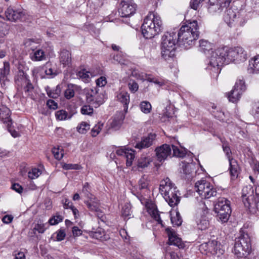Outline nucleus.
I'll list each match as a JSON object with an SVG mask.
<instances>
[{"label":"nucleus","instance_id":"obj_1","mask_svg":"<svg viewBox=\"0 0 259 259\" xmlns=\"http://www.w3.org/2000/svg\"><path fill=\"white\" fill-rule=\"evenodd\" d=\"M246 59V52L241 47L218 48L212 51L206 69L210 74L217 76L221 72V66L225 62L227 64L233 61L239 63Z\"/></svg>","mask_w":259,"mask_h":259},{"label":"nucleus","instance_id":"obj_2","mask_svg":"<svg viewBox=\"0 0 259 259\" xmlns=\"http://www.w3.org/2000/svg\"><path fill=\"white\" fill-rule=\"evenodd\" d=\"M199 26L196 20L190 21L183 25L177 35L180 45L187 49L194 45L198 38Z\"/></svg>","mask_w":259,"mask_h":259},{"label":"nucleus","instance_id":"obj_3","mask_svg":"<svg viewBox=\"0 0 259 259\" xmlns=\"http://www.w3.org/2000/svg\"><path fill=\"white\" fill-rule=\"evenodd\" d=\"M141 29L145 38L150 39L154 37L163 29L160 17L156 13L150 12L144 19Z\"/></svg>","mask_w":259,"mask_h":259},{"label":"nucleus","instance_id":"obj_4","mask_svg":"<svg viewBox=\"0 0 259 259\" xmlns=\"http://www.w3.org/2000/svg\"><path fill=\"white\" fill-rule=\"evenodd\" d=\"M177 36V32L168 31L161 37V56L165 61H169L175 56L176 45L179 42Z\"/></svg>","mask_w":259,"mask_h":259},{"label":"nucleus","instance_id":"obj_5","mask_svg":"<svg viewBox=\"0 0 259 259\" xmlns=\"http://www.w3.org/2000/svg\"><path fill=\"white\" fill-rule=\"evenodd\" d=\"M159 191L170 206L174 207L179 203L180 199L178 196V191L168 178L161 181Z\"/></svg>","mask_w":259,"mask_h":259},{"label":"nucleus","instance_id":"obj_6","mask_svg":"<svg viewBox=\"0 0 259 259\" xmlns=\"http://www.w3.org/2000/svg\"><path fill=\"white\" fill-rule=\"evenodd\" d=\"M250 238L247 234H243L235 240L233 252L238 259H250L252 252Z\"/></svg>","mask_w":259,"mask_h":259},{"label":"nucleus","instance_id":"obj_7","mask_svg":"<svg viewBox=\"0 0 259 259\" xmlns=\"http://www.w3.org/2000/svg\"><path fill=\"white\" fill-rule=\"evenodd\" d=\"M195 190L202 198L208 199L217 195L216 189L210 182L202 179L196 182Z\"/></svg>","mask_w":259,"mask_h":259},{"label":"nucleus","instance_id":"obj_8","mask_svg":"<svg viewBox=\"0 0 259 259\" xmlns=\"http://www.w3.org/2000/svg\"><path fill=\"white\" fill-rule=\"evenodd\" d=\"M214 210L222 223L227 222L231 213L230 201L225 198H219L214 205Z\"/></svg>","mask_w":259,"mask_h":259},{"label":"nucleus","instance_id":"obj_9","mask_svg":"<svg viewBox=\"0 0 259 259\" xmlns=\"http://www.w3.org/2000/svg\"><path fill=\"white\" fill-rule=\"evenodd\" d=\"M200 207L196 214L195 222L198 229L205 230L209 226V222L207 216L209 211L204 203H200Z\"/></svg>","mask_w":259,"mask_h":259},{"label":"nucleus","instance_id":"obj_10","mask_svg":"<svg viewBox=\"0 0 259 259\" xmlns=\"http://www.w3.org/2000/svg\"><path fill=\"white\" fill-rule=\"evenodd\" d=\"M200 250L204 254L220 256L224 252L220 243L215 240L209 241L200 245Z\"/></svg>","mask_w":259,"mask_h":259},{"label":"nucleus","instance_id":"obj_11","mask_svg":"<svg viewBox=\"0 0 259 259\" xmlns=\"http://www.w3.org/2000/svg\"><path fill=\"white\" fill-rule=\"evenodd\" d=\"M85 96L87 102L95 108H98L104 102L103 95L98 93L96 88L86 90Z\"/></svg>","mask_w":259,"mask_h":259},{"label":"nucleus","instance_id":"obj_12","mask_svg":"<svg viewBox=\"0 0 259 259\" xmlns=\"http://www.w3.org/2000/svg\"><path fill=\"white\" fill-rule=\"evenodd\" d=\"M138 198L139 199L141 203L144 205L149 214L159 224H161L162 221L161 220L159 211L157 210L156 206L152 201L147 200L143 195L138 194Z\"/></svg>","mask_w":259,"mask_h":259},{"label":"nucleus","instance_id":"obj_13","mask_svg":"<svg viewBox=\"0 0 259 259\" xmlns=\"http://www.w3.org/2000/svg\"><path fill=\"white\" fill-rule=\"evenodd\" d=\"M137 5L133 0H122L118 12L122 17H128L135 14Z\"/></svg>","mask_w":259,"mask_h":259},{"label":"nucleus","instance_id":"obj_14","mask_svg":"<svg viewBox=\"0 0 259 259\" xmlns=\"http://www.w3.org/2000/svg\"><path fill=\"white\" fill-rule=\"evenodd\" d=\"M155 151L157 160L161 162L166 159L168 156H170L171 148L169 145L165 144L157 147Z\"/></svg>","mask_w":259,"mask_h":259},{"label":"nucleus","instance_id":"obj_15","mask_svg":"<svg viewBox=\"0 0 259 259\" xmlns=\"http://www.w3.org/2000/svg\"><path fill=\"white\" fill-rule=\"evenodd\" d=\"M131 76L137 79L143 81L147 80L149 82H153L159 86H162L164 84V82L162 81H159L157 78L153 77L151 75L144 72H140L137 70H133Z\"/></svg>","mask_w":259,"mask_h":259},{"label":"nucleus","instance_id":"obj_16","mask_svg":"<svg viewBox=\"0 0 259 259\" xmlns=\"http://www.w3.org/2000/svg\"><path fill=\"white\" fill-rule=\"evenodd\" d=\"M7 19L12 22L21 20L25 16V12L21 9H14L9 7L5 12Z\"/></svg>","mask_w":259,"mask_h":259},{"label":"nucleus","instance_id":"obj_17","mask_svg":"<svg viewBox=\"0 0 259 259\" xmlns=\"http://www.w3.org/2000/svg\"><path fill=\"white\" fill-rule=\"evenodd\" d=\"M135 151L131 149H127L125 147H120L116 150L118 155L124 156L126 158V164L127 166L132 165L133 161L135 157Z\"/></svg>","mask_w":259,"mask_h":259},{"label":"nucleus","instance_id":"obj_18","mask_svg":"<svg viewBox=\"0 0 259 259\" xmlns=\"http://www.w3.org/2000/svg\"><path fill=\"white\" fill-rule=\"evenodd\" d=\"M165 231L168 237L169 244L175 245L179 248L184 247V244L181 238L178 237L176 232L172 229L167 228L165 229Z\"/></svg>","mask_w":259,"mask_h":259},{"label":"nucleus","instance_id":"obj_19","mask_svg":"<svg viewBox=\"0 0 259 259\" xmlns=\"http://www.w3.org/2000/svg\"><path fill=\"white\" fill-rule=\"evenodd\" d=\"M165 231L168 237L169 244L175 245L179 248L184 247V244L181 238L178 237L176 232L172 229L167 228L165 229Z\"/></svg>","mask_w":259,"mask_h":259},{"label":"nucleus","instance_id":"obj_20","mask_svg":"<svg viewBox=\"0 0 259 259\" xmlns=\"http://www.w3.org/2000/svg\"><path fill=\"white\" fill-rule=\"evenodd\" d=\"M84 202L90 211L94 212L96 215L101 221H104L105 216L103 212L99 207L100 204L98 200L97 201H94V202L92 203L89 201H84Z\"/></svg>","mask_w":259,"mask_h":259},{"label":"nucleus","instance_id":"obj_21","mask_svg":"<svg viewBox=\"0 0 259 259\" xmlns=\"http://www.w3.org/2000/svg\"><path fill=\"white\" fill-rule=\"evenodd\" d=\"M0 120L7 124L8 127H10L12 123L10 109L3 104L0 105Z\"/></svg>","mask_w":259,"mask_h":259},{"label":"nucleus","instance_id":"obj_22","mask_svg":"<svg viewBox=\"0 0 259 259\" xmlns=\"http://www.w3.org/2000/svg\"><path fill=\"white\" fill-rule=\"evenodd\" d=\"M155 138V135L150 134L147 137L143 138L140 142H138L135 147L140 150L147 148L152 145Z\"/></svg>","mask_w":259,"mask_h":259},{"label":"nucleus","instance_id":"obj_23","mask_svg":"<svg viewBox=\"0 0 259 259\" xmlns=\"http://www.w3.org/2000/svg\"><path fill=\"white\" fill-rule=\"evenodd\" d=\"M89 235L93 238L101 241H106L110 238L109 235L106 233L105 230L100 227L96 229H93L89 232Z\"/></svg>","mask_w":259,"mask_h":259},{"label":"nucleus","instance_id":"obj_24","mask_svg":"<svg viewBox=\"0 0 259 259\" xmlns=\"http://www.w3.org/2000/svg\"><path fill=\"white\" fill-rule=\"evenodd\" d=\"M124 117L121 114L116 115L109 121V128L113 131L118 130L123 122Z\"/></svg>","mask_w":259,"mask_h":259},{"label":"nucleus","instance_id":"obj_25","mask_svg":"<svg viewBox=\"0 0 259 259\" xmlns=\"http://www.w3.org/2000/svg\"><path fill=\"white\" fill-rule=\"evenodd\" d=\"M247 71L249 73H259V55L249 60Z\"/></svg>","mask_w":259,"mask_h":259},{"label":"nucleus","instance_id":"obj_26","mask_svg":"<svg viewBox=\"0 0 259 259\" xmlns=\"http://www.w3.org/2000/svg\"><path fill=\"white\" fill-rule=\"evenodd\" d=\"M226 9L224 15V19L229 26H232V24L236 19V13L231 8Z\"/></svg>","mask_w":259,"mask_h":259},{"label":"nucleus","instance_id":"obj_27","mask_svg":"<svg viewBox=\"0 0 259 259\" xmlns=\"http://www.w3.org/2000/svg\"><path fill=\"white\" fill-rule=\"evenodd\" d=\"M226 8L223 6L221 4L217 2L212 3L211 0H209L208 10L211 14H214L216 13H220Z\"/></svg>","mask_w":259,"mask_h":259},{"label":"nucleus","instance_id":"obj_28","mask_svg":"<svg viewBox=\"0 0 259 259\" xmlns=\"http://www.w3.org/2000/svg\"><path fill=\"white\" fill-rule=\"evenodd\" d=\"M117 98L119 102L123 104L124 110L127 111L130 101V95L127 92H122L117 95Z\"/></svg>","mask_w":259,"mask_h":259},{"label":"nucleus","instance_id":"obj_29","mask_svg":"<svg viewBox=\"0 0 259 259\" xmlns=\"http://www.w3.org/2000/svg\"><path fill=\"white\" fill-rule=\"evenodd\" d=\"M152 159L149 156L142 155L137 161V167L139 170L148 167Z\"/></svg>","mask_w":259,"mask_h":259},{"label":"nucleus","instance_id":"obj_30","mask_svg":"<svg viewBox=\"0 0 259 259\" xmlns=\"http://www.w3.org/2000/svg\"><path fill=\"white\" fill-rule=\"evenodd\" d=\"M229 161L230 164L229 170L231 176L233 178H236L237 177L239 174V165L236 160L234 159L233 158L230 159V160H229Z\"/></svg>","mask_w":259,"mask_h":259},{"label":"nucleus","instance_id":"obj_31","mask_svg":"<svg viewBox=\"0 0 259 259\" xmlns=\"http://www.w3.org/2000/svg\"><path fill=\"white\" fill-rule=\"evenodd\" d=\"M60 61L64 66L70 64L71 61L70 53L66 50H62L60 54Z\"/></svg>","mask_w":259,"mask_h":259},{"label":"nucleus","instance_id":"obj_32","mask_svg":"<svg viewBox=\"0 0 259 259\" xmlns=\"http://www.w3.org/2000/svg\"><path fill=\"white\" fill-rule=\"evenodd\" d=\"M90 191L91 189L89 183L87 182L85 183L83 186L82 193L88 199L85 201H89L92 203L94 202V201H97V199L90 193Z\"/></svg>","mask_w":259,"mask_h":259},{"label":"nucleus","instance_id":"obj_33","mask_svg":"<svg viewBox=\"0 0 259 259\" xmlns=\"http://www.w3.org/2000/svg\"><path fill=\"white\" fill-rule=\"evenodd\" d=\"M15 82L18 86H20L29 80L27 74L23 70H19L15 78Z\"/></svg>","mask_w":259,"mask_h":259},{"label":"nucleus","instance_id":"obj_34","mask_svg":"<svg viewBox=\"0 0 259 259\" xmlns=\"http://www.w3.org/2000/svg\"><path fill=\"white\" fill-rule=\"evenodd\" d=\"M242 93L237 88L234 87L233 89L228 94V98L230 101L233 103L236 102L239 100Z\"/></svg>","mask_w":259,"mask_h":259},{"label":"nucleus","instance_id":"obj_35","mask_svg":"<svg viewBox=\"0 0 259 259\" xmlns=\"http://www.w3.org/2000/svg\"><path fill=\"white\" fill-rule=\"evenodd\" d=\"M43 69L45 70L46 74L52 78L57 74V71L53 67L52 64L50 62H47L46 64L42 67Z\"/></svg>","mask_w":259,"mask_h":259},{"label":"nucleus","instance_id":"obj_36","mask_svg":"<svg viewBox=\"0 0 259 259\" xmlns=\"http://www.w3.org/2000/svg\"><path fill=\"white\" fill-rule=\"evenodd\" d=\"M30 58L34 61H40L46 59V55L42 50L38 49L30 54Z\"/></svg>","mask_w":259,"mask_h":259},{"label":"nucleus","instance_id":"obj_37","mask_svg":"<svg viewBox=\"0 0 259 259\" xmlns=\"http://www.w3.org/2000/svg\"><path fill=\"white\" fill-rule=\"evenodd\" d=\"M254 196L252 195L248 196L247 198H244L243 203L245 206L248 208L250 211H254L255 201H253Z\"/></svg>","mask_w":259,"mask_h":259},{"label":"nucleus","instance_id":"obj_38","mask_svg":"<svg viewBox=\"0 0 259 259\" xmlns=\"http://www.w3.org/2000/svg\"><path fill=\"white\" fill-rule=\"evenodd\" d=\"M46 91L49 97L56 99L60 96L61 90L59 85H57L55 88L52 89L48 87L46 89Z\"/></svg>","mask_w":259,"mask_h":259},{"label":"nucleus","instance_id":"obj_39","mask_svg":"<svg viewBox=\"0 0 259 259\" xmlns=\"http://www.w3.org/2000/svg\"><path fill=\"white\" fill-rule=\"evenodd\" d=\"M24 45L28 51H34L38 46V42L33 39H27L24 41Z\"/></svg>","mask_w":259,"mask_h":259},{"label":"nucleus","instance_id":"obj_40","mask_svg":"<svg viewBox=\"0 0 259 259\" xmlns=\"http://www.w3.org/2000/svg\"><path fill=\"white\" fill-rule=\"evenodd\" d=\"M77 76L82 79L84 82H87L89 81L91 76H93L92 73L86 70L85 69H82L80 70L77 73Z\"/></svg>","mask_w":259,"mask_h":259},{"label":"nucleus","instance_id":"obj_41","mask_svg":"<svg viewBox=\"0 0 259 259\" xmlns=\"http://www.w3.org/2000/svg\"><path fill=\"white\" fill-rule=\"evenodd\" d=\"M200 51L206 53L212 49L213 45L206 40H201L199 41Z\"/></svg>","mask_w":259,"mask_h":259},{"label":"nucleus","instance_id":"obj_42","mask_svg":"<svg viewBox=\"0 0 259 259\" xmlns=\"http://www.w3.org/2000/svg\"><path fill=\"white\" fill-rule=\"evenodd\" d=\"M211 107L212 110H211V112L212 113L214 116L219 120L224 121L225 119L224 112L221 110H217L216 111H214L217 108V107L214 105H213Z\"/></svg>","mask_w":259,"mask_h":259},{"label":"nucleus","instance_id":"obj_43","mask_svg":"<svg viewBox=\"0 0 259 259\" xmlns=\"http://www.w3.org/2000/svg\"><path fill=\"white\" fill-rule=\"evenodd\" d=\"M139 106L141 111L145 114H148L151 111L152 106L150 103L148 101L141 102Z\"/></svg>","mask_w":259,"mask_h":259},{"label":"nucleus","instance_id":"obj_44","mask_svg":"<svg viewBox=\"0 0 259 259\" xmlns=\"http://www.w3.org/2000/svg\"><path fill=\"white\" fill-rule=\"evenodd\" d=\"M21 87H24V90L25 93L27 94V96L32 97V92L33 91V87L32 84L31 83L29 79L26 81V82L24 83Z\"/></svg>","mask_w":259,"mask_h":259},{"label":"nucleus","instance_id":"obj_45","mask_svg":"<svg viewBox=\"0 0 259 259\" xmlns=\"http://www.w3.org/2000/svg\"><path fill=\"white\" fill-rule=\"evenodd\" d=\"M173 155L176 157H183L186 154V150L185 149L179 148L178 147L172 145Z\"/></svg>","mask_w":259,"mask_h":259},{"label":"nucleus","instance_id":"obj_46","mask_svg":"<svg viewBox=\"0 0 259 259\" xmlns=\"http://www.w3.org/2000/svg\"><path fill=\"white\" fill-rule=\"evenodd\" d=\"M52 152L54 155V157L57 160H61L64 155V152L63 149L59 146L54 147Z\"/></svg>","mask_w":259,"mask_h":259},{"label":"nucleus","instance_id":"obj_47","mask_svg":"<svg viewBox=\"0 0 259 259\" xmlns=\"http://www.w3.org/2000/svg\"><path fill=\"white\" fill-rule=\"evenodd\" d=\"M250 113L254 118H259V101L252 103Z\"/></svg>","mask_w":259,"mask_h":259},{"label":"nucleus","instance_id":"obj_48","mask_svg":"<svg viewBox=\"0 0 259 259\" xmlns=\"http://www.w3.org/2000/svg\"><path fill=\"white\" fill-rule=\"evenodd\" d=\"M41 174V170L37 168H32L28 173V178L30 179L37 178Z\"/></svg>","mask_w":259,"mask_h":259},{"label":"nucleus","instance_id":"obj_49","mask_svg":"<svg viewBox=\"0 0 259 259\" xmlns=\"http://www.w3.org/2000/svg\"><path fill=\"white\" fill-rule=\"evenodd\" d=\"M90 128V124L86 122H81L77 127V131L80 134L86 133Z\"/></svg>","mask_w":259,"mask_h":259},{"label":"nucleus","instance_id":"obj_50","mask_svg":"<svg viewBox=\"0 0 259 259\" xmlns=\"http://www.w3.org/2000/svg\"><path fill=\"white\" fill-rule=\"evenodd\" d=\"M64 96L67 99H70L74 96V85L69 84L64 92Z\"/></svg>","mask_w":259,"mask_h":259},{"label":"nucleus","instance_id":"obj_51","mask_svg":"<svg viewBox=\"0 0 259 259\" xmlns=\"http://www.w3.org/2000/svg\"><path fill=\"white\" fill-rule=\"evenodd\" d=\"M10 72V64L8 62H4V66L1 69L0 74L1 77L3 78L4 80L5 77L9 74Z\"/></svg>","mask_w":259,"mask_h":259},{"label":"nucleus","instance_id":"obj_52","mask_svg":"<svg viewBox=\"0 0 259 259\" xmlns=\"http://www.w3.org/2000/svg\"><path fill=\"white\" fill-rule=\"evenodd\" d=\"M126 56L124 54L121 52H118L117 54L114 56V60L121 64H126Z\"/></svg>","mask_w":259,"mask_h":259},{"label":"nucleus","instance_id":"obj_53","mask_svg":"<svg viewBox=\"0 0 259 259\" xmlns=\"http://www.w3.org/2000/svg\"><path fill=\"white\" fill-rule=\"evenodd\" d=\"M127 85L129 90L132 93H135L138 90L139 85L138 83L133 79L128 80Z\"/></svg>","mask_w":259,"mask_h":259},{"label":"nucleus","instance_id":"obj_54","mask_svg":"<svg viewBox=\"0 0 259 259\" xmlns=\"http://www.w3.org/2000/svg\"><path fill=\"white\" fill-rule=\"evenodd\" d=\"M170 220L173 225L179 226L182 224V220L179 212L176 213V216L171 217Z\"/></svg>","mask_w":259,"mask_h":259},{"label":"nucleus","instance_id":"obj_55","mask_svg":"<svg viewBox=\"0 0 259 259\" xmlns=\"http://www.w3.org/2000/svg\"><path fill=\"white\" fill-rule=\"evenodd\" d=\"M234 87L237 88L239 91L243 93L246 90L245 81L243 79H238Z\"/></svg>","mask_w":259,"mask_h":259},{"label":"nucleus","instance_id":"obj_56","mask_svg":"<svg viewBox=\"0 0 259 259\" xmlns=\"http://www.w3.org/2000/svg\"><path fill=\"white\" fill-rule=\"evenodd\" d=\"M55 116L58 120H63L67 118L68 114L66 111L61 110L56 112Z\"/></svg>","mask_w":259,"mask_h":259},{"label":"nucleus","instance_id":"obj_57","mask_svg":"<svg viewBox=\"0 0 259 259\" xmlns=\"http://www.w3.org/2000/svg\"><path fill=\"white\" fill-rule=\"evenodd\" d=\"M62 168L65 170L70 169H80L81 166L77 164L71 163H63L62 165Z\"/></svg>","mask_w":259,"mask_h":259},{"label":"nucleus","instance_id":"obj_58","mask_svg":"<svg viewBox=\"0 0 259 259\" xmlns=\"http://www.w3.org/2000/svg\"><path fill=\"white\" fill-rule=\"evenodd\" d=\"M103 126V123H98L91 130V135L92 137H96L100 132Z\"/></svg>","mask_w":259,"mask_h":259},{"label":"nucleus","instance_id":"obj_59","mask_svg":"<svg viewBox=\"0 0 259 259\" xmlns=\"http://www.w3.org/2000/svg\"><path fill=\"white\" fill-rule=\"evenodd\" d=\"M46 225V224L38 223L35 225L33 228V230L38 232L39 233H44L45 230L47 229Z\"/></svg>","mask_w":259,"mask_h":259},{"label":"nucleus","instance_id":"obj_60","mask_svg":"<svg viewBox=\"0 0 259 259\" xmlns=\"http://www.w3.org/2000/svg\"><path fill=\"white\" fill-rule=\"evenodd\" d=\"M81 113L84 115H91L93 113V108L90 105H84L81 108Z\"/></svg>","mask_w":259,"mask_h":259},{"label":"nucleus","instance_id":"obj_61","mask_svg":"<svg viewBox=\"0 0 259 259\" xmlns=\"http://www.w3.org/2000/svg\"><path fill=\"white\" fill-rule=\"evenodd\" d=\"M63 218L61 215H58L54 216L51 218L49 221V223L51 225H55L58 224L59 223L62 222Z\"/></svg>","mask_w":259,"mask_h":259},{"label":"nucleus","instance_id":"obj_62","mask_svg":"<svg viewBox=\"0 0 259 259\" xmlns=\"http://www.w3.org/2000/svg\"><path fill=\"white\" fill-rule=\"evenodd\" d=\"M131 208L128 204H125L122 208V215L124 217H127L131 215Z\"/></svg>","mask_w":259,"mask_h":259},{"label":"nucleus","instance_id":"obj_63","mask_svg":"<svg viewBox=\"0 0 259 259\" xmlns=\"http://www.w3.org/2000/svg\"><path fill=\"white\" fill-rule=\"evenodd\" d=\"M56 240L58 241H61L64 240L66 236V233L65 231L62 229H60L57 231H56Z\"/></svg>","mask_w":259,"mask_h":259},{"label":"nucleus","instance_id":"obj_64","mask_svg":"<svg viewBox=\"0 0 259 259\" xmlns=\"http://www.w3.org/2000/svg\"><path fill=\"white\" fill-rule=\"evenodd\" d=\"M96 83L99 87H104L107 84L106 78L105 76H101L96 80Z\"/></svg>","mask_w":259,"mask_h":259}]
</instances>
